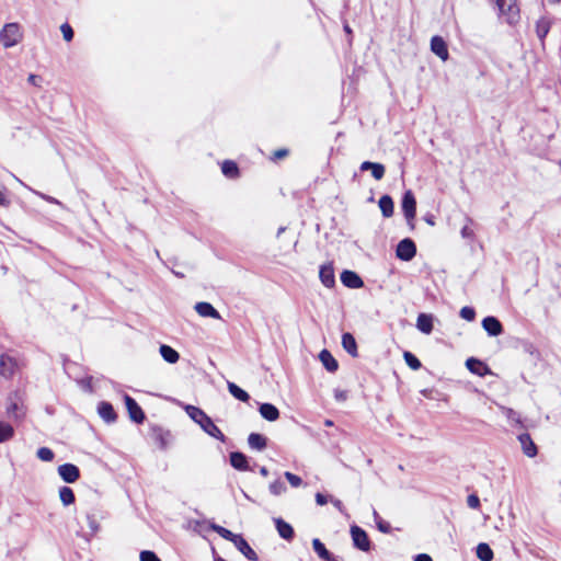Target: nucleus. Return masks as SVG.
<instances>
[{
	"label": "nucleus",
	"instance_id": "f257e3e1",
	"mask_svg": "<svg viewBox=\"0 0 561 561\" xmlns=\"http://www.w3.org/2000/svg\"><path fill=\"white\" fill-rule=\"evenodd\" d=\"M185 411L187 415L195 423H197L205 433L222 443L226 442V436L224 433L215 425L213 420L202 409L188 404L185 407Z\"/></svg>",
	"mask_w": 561,
	"mask_h": 561
},
{
	"label": "nucleus",
	"instance_id": "f03ea898",
	"mask_svg": "<svg viewBox=\"0 0 561 561\" xmlns=\"http://www.w3.org/2000/svg\"><path fill=\"white\" fill-rule=\"evenodd\" d=\"M497 8L499 18L507 24L515 25L519 21V8L516 0H491Z\"/></svg>",
	"mask_w": 561,
	"mask_h": 561
},
{
	"label": "nucleus",
	"instance_id": "7ed1b4c3",
	"mask_svg": "<svg viewBox=\"0 0 561 561\" xmlns=\"http://www.w3.org/2000/svg\"><path fill=\"white\" fill-rule=\"evenodd\" d=\"M22 37L21 27L18 23H7L0 31V42L5 48L19 44Z\"/></svg>",
	"mask_w": 561,
	"mask_h": 561
},
{
	"label": "nucleus",
	"instance_id": "20e7f679",
	"mask_svg": "<svg viewBox=\"0 0 561 561\" xmlns=\"http://www.w3.org/2000/svg\"><path fill=\"white\" fill-rule=\"evenodd\" d=\"M351 537L353 541V546L364 552H368L371 549V542L367 535V533L357 525H352L351 529Z\"/></svg>",
	"mask_w": 561,
	"mask_h": 561
},
{
	"label": "nucleus",
	"instance_id": "39448f33",
	"mask_svg": "<svg viewBox=\"0 0 561 561\" xmlns=\"http://www.w3.org/2000/svg\"><path fill=\"white\" fill-rule=\"evenodd\" d=\"M416 254V245L414 241L410 238L402 239L396 249V255L398 259L409 262Z\"/></svg>",
	"mask_w": 561,
	"mask_h": 561
},
{
	"label": "nucleus",
	"instance_id": "423d86ee",
	"mask_svg": "<svg viewBox=\"0 0 561 561\" xmlns=\"http://www.w3.org/2000/svg\"><path fill=\"white\" fill-rule=\"evenodd\" d=\"M124 402H125V405L128 411V415H129L130 420L133 422H135L136 424L144 423L146 415H145L142 409L140 408V405L137 403V401L129 394L125 393Z\"/></svg>",
	"mask_w": 561,
	"mask_h": 561
},
{
	"label": "nucleus",
	"instance_id": "0eeeda50",
	"mask_svg": "<svg viewBox=\"0 0 561 561\" xmlns=\"http://www.w3.org/2000/svg\"><path fill=\"white\" fill-rule=\"evenodd\" d=\"M401 209L407 220L415 219L416 199L411 190L403 193L401 199Z\"/></svg>",
	"mask_w": 561,
	"mask_h": 561
},
{
	"label": "nucleus",
	"instance_id": "6e6552de",
	"mask_svg": "<svg viewBox=\"0 0 561 561\" xmlns=\"http://www.w3.org/2000/svg\"><path fill=\"white\" fill-rule=\"evenodd\" d=\"M59 477L66 483H75L80 478V469L73 463L60 465L57 469Z\"/></svg>",
	"mask_w": 561,
	"mask_h": 561
},
{
	"label": "nucleus",
	"instance_id": "1a4fd4ad",
	"mask_svg": "<svg viewBox=\"0 0 561 561\" xmlns=\"http://www.w3.org/2000/svg\"><path fill=\"white\" fill-rule=\"evenodd\" d=\"M9 403L7 405V415L9 419L13 421H20L24 417V408L23 404L19 402L18 394L9 397Z\"/></svg>",
	"mask_w": 561,
	"mask_h": 561
},
{
	"label": "nucleus",
	"instance_id": "9d476101",
	"mask_svg": "<svg viewBox=\"0 0 561 561\" xmlns=\"http://www.w3.org/2000/svg\"><path fill=\"white\" fill-rule=\"evenodd\" d=\"M18 368L15 358L8 354L0 356V375L7 379L11 378Z\"/></svg>",
	"mask_w": 561,
	"mask_h": 561
},
{
	"label": "nucleus",
	"instance_id": "9b49d317",
	"mask_svg": "<svg viewBox=\"0 0 561 561\" xmlns=\"http://www.w3.org/2000/svg\"><path fill=\"white\" fill-rule=\"evenodd\" d=\"M466 367L470 373L480 377H484L489 374H492L490 367L485 363L476 357H469L466 360Z\"/></svg>",
	"mask_w": 561,
	"mask_h": 561
},
{
	"label": "nucleus",
	"instance_id": "f8f14e48",
	"mask_svg": "<svg viewBox=\"0 0 561 561\" xmlns=\"http://www.w3.org/2000/svg\"><path fill=\"white\" fill-rule=\"evenodd\" d=\"M482 328L490 336H499L503 333V325L501 321L493 316L483 318Z\"/></svg>",
	"mask_w": 561,
	"mask_h": 561
},
{
	"label": "nucleus",
	"instance_id": "ddd939ff",
	"mask_svg": "<svg viewBox=\"0 0 561 561\" xmlns=\"http://www.w3.org/2000/svg\"><path fill=\"white\" fill-rule=\"evenodd\" d=\"M341 282L345 287L352 288V289H358L364 286V282L360 278V276L350 270H345L341 273Z\"/></svg>",
	"mask_w": 561,
	"mask_h": 561
},
{
	"label": "nucleus",
	"instance_id": "4468645a",
	"mask_svg": "<svg viewBox=\"0 0 561 561\" xmlns=\"http://www.w3.org/2000/svg\"><path fill=\"white\" fill-rule=\"evenodd\" d=\"M233 545L248 560L256 561L259 559L256 552L250 547L242 535H238L233 540Z\"/></svg>",
	"mask_w": 561,
	"mask_h": 561
},
{
	"label": "nucleus",
	"instance_id": "2eb2a0df",
	"mask_svg": "<svg viewBox=\"0 0 561 561\" xmlns=\"http://www.w3.org/2000/svg\"><path fill=\"white\" fill-rule=\"evenodd\" d=\"M431 50L443 60H447L449 56L446 42L438 35L432 37Z\"/></svg>",
	"mask_w": 561,
	"mask_h": 561
},
{
	"label": "nucleus",
	"instance_id": "dca6fc26",
	"mask_svg": "<svg viewBox=\"0 0 561 561\" xmlns=\"http://www.w3.org/2000/svg\"><path fill=\"white\" fill-rule=\"evenodd\" d=\"M517 438H518V440L520 443L523 453L527 457L533 458V457H535L537 455V453H538L537 446H536V444L534 443V440L531 439V437H530V435L528 433L519 434Z\"/></svg>",
	"mask_w": 561,
	"mask_h": 561
},
{
	"label": "nucleus",
	"instance_id": "f3484780",
	"mask_svg": "<svg viewBox=\"0 0 561 561\" xmlns=\"http://www.w3.org/2000/svg\"><path fill=\"white\" fill-rule=\"evenodd\" d=\"M98 413L106 423H114L117 420V414L112 403L107 401H101L99 403Z\"/></svg>",
	"mask_w": 561,
	"mask_h": 561
},
{
	"label": "nucleus",
	"instance_id": "a211bd4d",
	"mask_svg": "<svg viewBox=\"0 0 561 561\" xmlns=\"http://www.w3.org/2000/svg\"><path fill=\"white\" fill-rule=\"evenodd\" d=\"M274 523H275V527L278 531V535L287 540V541H291L295 537V531H294V528L290 524H288L287 522H285L283 518L278 517V518H274Z\"/></svg>",
	"mask_w": 561,
	"mask_h": 561
},
{
	"label": "nucleus",
	"instance_id": "6ab92c4d",
	"mask_svg": "<svg viewBox=\"0 0 561 561\" xmlns=\"http://www.w3.org/2000/svg\"><path fill=\"white\" fill-rule=\"evenodd\" d=\"M319 277L321 283L328 288L335 285L334 268L331 264H324L320 267Z\"/></svg>",
	"mask_w": 561,
	"mask_h": 561
},
{
	"label": "nucleus",
	"instance_id": "aec40b11",
	"mask_svg": "<svg viewBox=\"0 0 561 561\" xmlns=\"http://www.w3.org/2000/svg\"><path fill=\"white\" fill-rule=\"evenodd\" d=\"M312 548L322 561H337L333 553L327 549L325 545L319 538L312 539Z\"/></svg>",
	"mask_w": 561,
	"mask_h": 561
},
{
	"label": "nucleus",
	"instance_id": "412c9836",
	"mask_svg": "<svg viewBox=\"0 0 561 561\" xmlns=\"http://www.w3.org/2000/svg\"><path fill=\"white\" fill-rule=\"evenodd\" d=\"M259 412L261 416L268 422H275L279 417V410L272 403H261L259 405Z\"/></svg>",
	"mask_w": 561,
	"mask_h": 561
},
{
	"label": "nucleus",
	"instance_id": "4be33fe9",
	"mask_svg": "<svg viewBox=\"0 0 561 561\" xmlns=\"http://www.w3.org/2000/svg\"><path fill=\"white\" fill-rule=\"evenodd\" d=\"M230 465L240 471L250 470L248 457L241 451L230 453Z\"/></svg>",
	"mask_w": 561,
	"mask_h": 561
},
{
	"label": "nucleus",
	"instance_id": "5701e85b",
	"mask_svg": "<svg viewBox=\"0 0 561 561\" xmlns=\"http://www.w3.org/2000/svg\"><path fill=\"white\" fill-rule=\"evenodd\" d=\"M360 171L370 170L371 175L375 180H381L385 175L386 169L385 165L379 162L364 161L360 164Z\"/></svg>",
	"mask_w": 561,
	"mask_h": 561
},
{
	"label": "nucleus",
	"instance_id": "b1692460",
	"mask_svg": "<svg viewBox=\"0 0 561 561\" xmlns=\"http://www.w3.org/2000/svg\"><path fill=\"white\" fill-rule=\"evenodd\" d=\"M194 308L201 317L220 319L219 312L209 302H206V301L197 302Z\"/></svg>",
	"mask_w": 561,
	"mask_h": 561
},
{
	"label": "nucleus",
	"instance_id": "393cba45",
	"mask_svg": "<svg viewBox=\"0 0 561 561\" xmlns=\"http://www.w3.org/2000/svg\"><path fill=\"white\" fill-rule=\"evenodd\" d=\"M342 346L352 357H358L357 343L352 333L342 334Z\"/></svg>",
	"mask_w": 561,
	"mask_h": 561
},
{
	"label": "nucleus",
	"instance_id": "a878e982",
	"mask_svg": "<svg viewBox=\"0 0 561 561\" xmlns=\"http://www.w3.org/2000/svg\"><path fill=\"white\" fill-rule=\"evenodd\" d=\"M433 316L430 313H420L416 319V328L424 334H430L433 331Z\"/></svg>",
	"mask_w": 561,
	"mask_h": 561
},
{
	"label": "nucleus",
	"instance_id": "bb28decb",
	"mask_svg": "<svg viewBox=\"0 0 561 561\" xmlns=\"http://www.w3.org/2000/svg\"><path fill=\"white\" fill-rule=\"evenodd\" d=\"M319 359L328 371L335 373L337 370V360L332 356V354L328 350L324 348L320 352Z\"/></svg>",
	"mask_w": 561,
	"mask_h": 561
},
{
	"label": "nucleus",
	"instance_id": "cd10ccee",
	"mask_svg": "<svg viewBox=\"0 0 561 561\" xmlns=\"http://www.w3.org/2000/svg\"><path fill=\"white\" fill-rule=\"evenodd\" d=\"M248 444L251 449L262 451L267 446V438L260 433H251L248 436Z\"/></svg>",
	"mask_w": 561,
	"mask_h": 561
},
{
	"label": "nucleus",
	"instance_id": "c85d7f7f",
	"mask_svg": "<svg viewBox=\"0 0 561 561\" xmlns=\"http://www.w3.org/2000/svg\"><path fill=\"white\" fill-rule=\"evenodd\" d=\"M378 205L383 217L389 218L393 215L394 203L390 195H382L379 198Z\"/></svg>",
	"mask_w": 561,
	"mask_h": 561
},
{
	"label": "nucleus",
	"instance_id": "c756f323",
	"mask_svg": "<svg viewBox=\"0 0 561 561\" xmlns=\"http://www.w3.org/2000/svg\"><path fill=\"white\" fill-rule=\"evenodd\" d=\"M160 355L169 364H175L180 359V354L173 347L167 344L160 345Z\"/></svg>",
	"mask_w": 561,
	"mask_h": 561
},
{
	"label": "nucleus",
	"instance_id": "7c9ffc66",
	"mask_svg": "<svg viewBox=\"0 0 561 561\" xmlns=\"http://www.w3.org/2000/svg\"><path fill=\"white\" fill-rule=\"evenodd\" d=\"M551 27V21L548 18H540L536 22V34L538 38L540 39L541 44L543 45V41L546 36L548 35Z\"/></svg>",
	"mask_w": 561,
	"mask_h": 561
},
{
	"label": "nucleus",
	"instance_id": "2f4dec72",
	"mask_svg": "<svg viewBox=\"0 0 561 561\" xmlns=\"http://www.w3.org/2000/svg\"><path fill=\"white\" fill-rule=\"evenodd\" d=\"M152 437L161 449H165L169 444L170 433L162 430L161 427L152 428Z\"/></svg>",
	"mask_w": 561,
	"mask_h": 561
},
{
	"label": "nucleus",
	"instance_id": "473e14b6",
	"mask_svg": "<svg viewBox=\"0 0 561 561\" xmlns=\"http://www.w3.org/2000/svg\"><path fill=\"white\" fill-rule=\"evenodd\" d=\"M228 390L232 397H234L237 400L241 402H248L250 400L249 393L240 388L238 385H236L232 381L227 382Z\"/></svg>",
	"mask_w": 561,
	"mask_h": 561
},
{
	"label": "nucleus",
	"instance_id": "72a5a7b5",
	"mask_svg": "<svg viewBox=\"0 0 561 561\" xmlns=\"http://www.w3.org/2000/svg\"><path fill=\"white\" fill-rule=\"evenodd\" d=\"M221 172L229 179H236L239 176V167L232 160H225L221 164Z\"/></svg>",
	"mask_w": 561,
	"mask_h": 561
},
{
	"label": "nucleus",
	"instance_id": "f704fd0d",
	"mask_svg": "<svg viewBox=\"0 0 561 561\" xmlns=\"http://www.w3.org/2000/svg\"><path fill=\"white\" fill-rule=\"evenodd\" d=\"M59 499L65 506H69L75 503L76 495L71 488L61 486L59 489Z\"/></svg>",
	"mask_w": 561,
	"mask_h": 561
},
{
	"label": "nucleus",
	"instance_id": "c9c22d12",
	"mask_svg": "<svg viewBox=\"0 0 561 561\" xmlns=\"http://www.w3.org/2000/svg\"><path fill=\"white\" fill-rule=\"evenodd\" d=\"M477 557L481 561H492L494 554L491 547L488 543L481 542L477 546Z\"/></svg>",
	"mask_w": 561,
	"mask_h": 561
},
{
	"label": "nucleus",
	"instance_id": "e433bc0d",
	"mask_svg": "<svg viewBox=\"0 0 561 561\" xmlns=\"http://www.w3.org/2000/svg\"><path fill=\"white\" fill-rule=\"evenodd\" d=\"M14 436V428L11 424L0 421V443L7 442Z\"/></svg>",
	"mask_w": 561,
	"mask_h": 561
},
{
	"label": "nucleus",
	"instance_id": "4c0bfd02",
	"mask_svg": "<svg viewBox=\"0 0 561 561\" xmlns=\"http://www.w3.org/2000/svg\"><path fill=\"white\" fill-rule=\"evenodd\" d=\"M403 358H404V360H405L407 365H408L411 369H413V370H417V369H420V368H421V366H422V364H421L420 359H419L414 354H412V353H411V352H409V351H405V352L403 353Z\"/></svg>",
	"mask_w": 561,
	"mask_h": 561
},
{
	"label": "nucleus",
	"instance_id": "58836bf2",
	"mask_svg": "<svg viewBox=\"0 0 561 561\" xmlns=\"http://www.w3.org/2000/svg\"><path fill=\"white\" fill-rule=\"evenodd\" d=\"M211 528L214 529V531H216L219 536H221L222 538L233 542V540L238 537V534H233L231 530L222 527V526H219V525H213Z\"/></svg>",
	"mask_w": 561,
	"mask_h": 561
},
{
	"label": "nucleus",
	"instance_id": "ea45409f",
	"mask_svg": "<svg viewBox=\"0 0 561 561\" xmlns=\"http://www.w3.org/2000/svg\"><path fill=\"white\" fill-rule=\"evenodd\" d=\"M374 517H375L376 526L379 531H381L383 534H388L391 531L390 524L388 522L383 520L376 511H374Z\"/></svg>",
	"mask_w": 561,
	"mask_h": 561
},
{
	"label": "nucleus",
	"instance_id": "a19ab883",
	"mask_svg": "<svg viewBox=\"0 0 561 561\" xmlns=\"http://www.w3.org/2000/svg\"><path fill=\"white\" fill-rule=\"evenodd\" d=\"M36 455L42 461H51L55 457L54 451L48 447L38 448Z\"/></svg>",
	"mask_w": 561,
	"mask_h": 561
},
{
	"label": "nucleus",
	"instance_id": "79ce46f5",
	"mask_svg": "<svg viewBox=\"0 0 561 561\" xmlns=\"http://www.w3.org/2000/svg\"><path fill=\"white\" fill-rule=\"evenodd\" d=\"M467 225H465L460 231L461 237L463 239L472 240L474 238V231L470 228V225L473 224L472 218L466 217Z\"/></svg>",
	"mask_w": 561,
	"mask_h": 561
},
{
	"label": "nucleus",
	"instance_id": "37998d69",
	"mask_svg": "<svg viewBox=\"0 0 561 561\" xmlns=\"http://www.w3.org/2000/svg\"><path fill=\"white\" fill-rule=\"evenodd\" d=\"M87 522H88V526H89V528L91 530L90 535L91 536L95 535L99 531V529H100V525H99V523H98V520L95 518V515L92 514V513H88L87 514Z\"/></svg>",
	"mask_w": 561,
	"mask_h": 561
},
{
	"label": "nucleus",
	"instance_id": "c03bdc74",
	"mask_svg": "<svg viewBox=\"0 0 561 561\" xmlns=\"http://www.w3.org/2000/svg\"><path fill=\"white\" fill-rule=\"evenodd\" d=\"M270 491L274 495H280L283 492L286 491V485L280 480H275L270 484Z\"/></svg>",
	"mask_w": 561,
	"mask_h": 561
},
{
	"label": "nucleus",
	"instance_id": "a18cd8bd",
	"mask_svg": "<svg viewBox=\"0 0 561 561\" xmlns=\"http://www.w3.org/2000/svg\"><path fill=\"white\" fill-rule=\"evenodd\" d=\"M460 317L467 321H473L476 318V310L469 306L462 307L460 309Z\"/></svg>",
	"mask_w": 561,
	"mask_h": 561
},
{
	"label": "nucleus",
	"instance_id": "49530a36",
	"mask_svg": "<svg viewBox=\"0 0 561 561\" xmlns=\"http://www.w3.org/2000/svg\"><path fill=\"white\" fill-rule=\"evenodd\" d=\"M284 476L293 488H298L302 484L301 478L289 471H286Z\"/></svg>",
	"mask_w": 561,
	"mask_h": 561
},
{
	"label": "nucleus",
	"instance_id": "de8ad7c7",
	"mask_svg": "<svg viewBox=\"0 0 561 561\" xmlns=\"http://www.w3.org/2000/svg\"><path fill=\"white\" fill-rule=\"evenodd\" d=\"M60 31H61L64 39L66 42H71L73 39L75 33H73L72 27L68 23H64L60 26Z\"/></svg>",
	"mask_w": 561,
	"mask_h": 561
},
{
	"label": "nucleus",
	"instance_id": "09e8293b",
	"mask_svg": "<svg viewBox=\"0 0 561 561\" xmlns=\"http://www.w3.org/2000/svg\"><path fill=\"white\" fill-rule=\"evenodd\" d=\"M140 561H161L160 558L151 550H142L139 554Z\"/></svg>",
	"mask_w": 561,
	"mask_h": 561
},
{
	"label": "nucleus",
	"instance_id": "8fccbe9b",
	"mask_svg": "<svg viewBox=\"0 0 561 561\" xmlns=\"http://www.w3.org/2000/svg\"><path fill=\"white\" fill-rule=\"evenodd\" d=\"M467 504L470 508L477 510L480 507V499L476 494H470L467 497Z\"/></svg>",
	"mask_w": 561,
	"mask_h": 561
},
{
	"label": "nucleus",
	"instance_id": "3c124183",
	"mask_svg": "<svg viewBox=\"0 0 561 561\" xmlns=\"http://www.w3.org/2000/svg\"><path fill=\"white\" fill-rule=\"evenodd\" d=\"M288 153H289V151L285 148L278 149L273 152L272 160L276 161V160L283 159V158L287 157Z\"/></svg>",
	"mask_w": 561,
	"mask_h": 561
},
{
	"label": "nucleus",
	"instance_id": "603ef678",
	"mask_svg": "<svg viewBox=\"0 0 561 561\" xmlns=\"http://www.w3.org/2000/svg\"><path fill=\"white\" fill-rule=\"evenodd\" d=\"M507 419L516 423H520L519 414L512 409L507 410Z\"/></svg>",
	"mask_w": 561,
	"mask_h": 561
},
{
	"label": "nucleus",
	"instance_id": "864d4df0",
	"mask_svg": "<svg viewBox=\"0 0 561 561\" xmlns=\"http://www.w3.org/2000/svg\"><path fill=\"white\" fill-rule=\"evenodd\" d=\"M316 502H317L318 505L322 506V505L328 503V496L322 494V493H320V492H318L316 494Z\"/></svg>",
	"mask_w": 561,
	"mask_h": 561
},
{
	"label": "nucleus",
	"instance_id": "5fc2aeb1",
	"mask_svg": "<svg viewBox=\"0 0 561 561\" xmlns=\"http://www.w3.org/2000/svg\"><path fill=\"white\" fill-rule=\"evenodd\" d=\"M334 397H335V399H336L337 401H344V400H346V398H347V393H346V391H344V390H339V389H336V390L334 391Z\"/></svg>",
	"mask_w": 561,
	"mask_h": 561
},
{
	"label": "nucleus",
	"instance_id": "6e6d98bb",
	"mask_svg": "<svg viewBox=\"0 0 561 561\" xmlns=\"http://www.w3.org/2000/svg\"><path fill=\"white\" fill-rule=\"evenodd\" d=\"M414 561H433V559L427 553H419L415 556Z\"/></svg>",
	"mask_w": 561,
	"mask_h": 561
},
{
	"label": "nucleus",
	"instance_id": "4d7b16f0",
	"mask_svg": "<svg viewBox=\"0 0 561 561\" xmlns=\"http://www.w3.org/2000/svg\"><path fill=\"white\" fill-rule=\"evenodd\" d=\"M331 502L333 503V505L340 511L342 512L343 511V504L340 500L337 499H331Z\"/></svg>",
	"mask_w": 561,
	"mask_h": 561
},
{
	"label": "nucleus",
	"instance_id": "13d9d810",
	"mask_svg": "<svg viewBox=\"0 0 561 561\" xmlns=\"http://www.w3.org/2000/svg\"><path fill=\"white\" fill-rule=\"evenodd\" d=\"M42 78L36 76V75H30L28 76V82H31L32 84H37V81H41Z\"/></svg>",
	"mask_w": 561,
	"mask_h": 561
},
{
	"label": "nucleus",
	"instance_id": "bf43d9fd",
	"mask_svg": "<svg viewBox=\"0 0 561 561\" xmlns=\"http://www.w3.org/2000/svg\"><path fill=\"white\" fill-rule=\"evenodd\" d=\"M9 204L8 199L3 195V193L0 191V206H7Z\"/></svg>",
	"mask_w": 561,
	"mask_h": 561
},
{
	"label": "nucleus",
	"instance_id": "052dcab7",
	"mask_svg": "<svg viewBox=\"0 0 561 561\" xmlns=\"http://www.w3.org/2000/svg\"><path fill=\"white\" fill-rule=\"evenodd\" d=\"M39 196H41L42 198H44V199L48 201L49 203H56V204L58 203V201H57V199H55L54 197L46 196V195H44V194H39Z\"/></svg>",
	"mask_w": 561,
	"mask_h": 561
},
{
	"label": "nucleus",
	"instance_id": "680f3d73",
	"mask_svg": "<svg viewBox=\"0 0 561 561\" xmlns=\"http://www.w3.org/2000/svg\"><path fill=\"white\" fill-rule=\"evenodd\" d=\"M425 221L431 225V226H434L435 225V221H434V217L433 216H426L425 217Z\"/></svg>",
	"mask_w": 561,
	"mask_h": 561
},
{
	"label": "nucleus",
	"instance_id": "e2e57ef3",
	"mask_svg": "<svg viewBox=\"0 0 561 561\" xmlns=\"http://www.w3.org/2000/svg\"><path fill=\"white\" fill-rule=\"evenodd\" d=\"M260 473L263 476V477H267L268 476V470L266 467H261L260 469Z\"/></svg>",
	"mask_w": 561,
	"mask_h": 561
},
{
	"label": "nucleus",
	"instance_id": "0e129e2a",
	"mask_svg": "<svg viewBox=\"0 0 561 561\" xmlns=\"http://www.w3.org/2000/svg\"><path fill=\"white\" fill-rule=\"evenodd\" d=\"M407 224H408V226L410 227V229H411V230H413V229H414V227H415V225H414V219H411V221H410V220H407Z\"/></svg>",
	"mask_w": 561,
	"mask_h": 561
},
{
	"label": "nucleus",
	"instance_id": "69168bd1",
	"mask_svg": "<svg viewBox=\"0 0 561 561\" xmlns=\"http://www.w3.org/2000/svg\"><path fill=\"white\" fill-rule=\"evenodd\" d=\"M344 31L347 33V34H351L352 33V30L351 27L346 24L344 25Z\"/></svg>",
	"mask_w": 561,
	"mask_h": 561
},
{
	"label": "nucleus",
	"instance_id": "338daca9",
	"mask_svg": "<svg viewBox=\"0 0 561 561\" xmlns=\"http://www.w3.org/2000/svg\"><path fill=\"white\" fill-rule=\"evenodd\" d=\"M285 231V227H280L277 231V237H279Z\"/></svg>",
	"mask_w": 561,
	"mask_h": 561
},
{
	"label": "nucleus",
	"instance_id": "774afa93",
	"mask_svg": "<svg viewBox=\"0 0 561 561\" xmlns=\"http://www.w3.org/2000/svg\"><path fill=\"white\" fill-rule=\"evenodd\" d=\"M325 426H332L333 425V422L330 421V420H325L324 422Z\"/></svg>",
	"mask_w": 561,
	"mask_h": 561
}]
</instances>
